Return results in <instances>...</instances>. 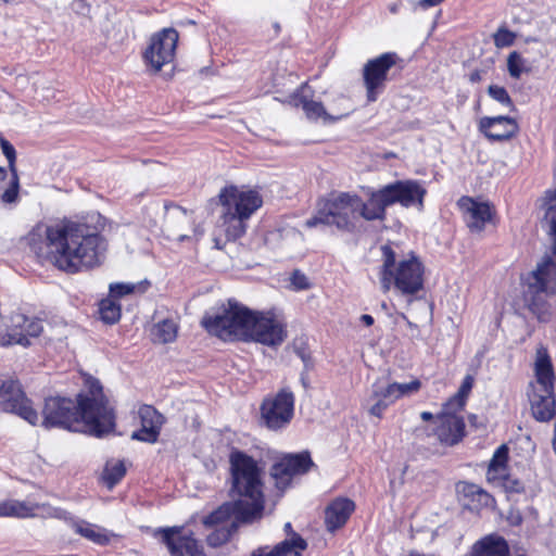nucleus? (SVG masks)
<instances>
[{"instance_id":"38","label":"nucleus","mask_w":556,"mask_h":556,"mask_svg":"<svg viewBox=\"0 0 556 556\" xmlns=\"http://www.w3.org/2000/svg\"><path fill=\"white\" fill-rule=\"evenodd\" d=\"M488 94L498 102L500 104L509 109V111H514L515 106L511 98L509 97L507 90L504 87L497 85H491L488 88Z\"/></svg>"},{"instance_id":"60","label":"nucleus","mask_w":556,"mask_h":556,"mask_svg":"<svg viewBox=\"0 0 556 556\" xmlns=\"http://www.w3.org/2000/svg\"><path fill=\"white\" fill-rule=\"evenodd\" d=\"M186 237H187L186 235H180V233L178 235L179 240H184Z\"/></svg>"},{"instance_id":"23","label":"nucleus","mask_w":556,"mask_h":556,"mask_svg":"<svg viewBox=\"0 0 556 556\" xmlns=\"http://www.w3.org/2000/svg\"><path fill=\"white\" fill-rule=\"evenodd\" d=\"M395 401H397V397L391 387L377 381L371 386L370 394L365 400L364 407L369 415L381 419L384 410Z\"/></svg>"},{"instance_id":"21","label":"nucleus","mask_w":556,"mask_h":556,"mask_svg":"<svg viewBox=\"0 0 556 556\" xmlns=\"http://www.w3.org/2000/svg\"><path fill=\"white\" fill-rule=\"evenodd\" d=\"M139 417L141 420V428L138 431L132 432L131 439L147 443H155L164 424V417L150 405H143L140 407Z\"/></svg>"},{"instance_id":"53","label":"nucleus","mask_w":556,"mask_h":556,"mask_svg":"<svg viewBox=\"0 0 556 556\" xmlns=\"http://www.w3.org/2000/svg\"><path fill=\"white\" fill-rule=\"evenodd\" d=\"M361 320L366 325V326H371L374 324V318L371 315H367V314H364L361 316Z\"/></svg>"},{"instance_id":"52","label":"nucleus","mask_w":556,"mask_h":556,"mask_svg":"<svg viewBox=\"0 0 556 556\" xmlns=\"http://www.w3.org/2000/svg\"><path fill=\"white\" fill-rule=\"evenodd\" d=\"M298 355L301 357L305 367L307 368L311 361L309 355H307L304 351H298Z\"/></svg>"},{"instance_id":"41","label":"nucleus","mask_w":556,"mask_h":556,"mask_svg":"<svg viewBox=\"0 0 556 556\" xmlns=\"http://www.w3.org/2000/svg\"><path fill=\"white\" fill-rule=\"evenodd\" d=\"M495 482H498L507 493H521L525 491L523 483L519 479L507 475V472Z\"/></svg>"},{"instance_id":"44","label":"nucleus","mask_w":556,"mask_h":556,"mask_svg":"<svg viewBox=\"0 0 556 556\" xmlns=\"http://www.w3.org/2000/svg\"><path fill=\"white\" fill-rule=\"evenodd\" d=\"M12 178L10 186L5 189V191L2 193L1 199L4 203H14L17 200L18 197V176L16 172H11Z\"/></svg>"},{"instance_id":"26","label":"nucleus","mask_w":556,"mask_h":556,"mask_svg":"<svg viewBox=\"0 0 556 556\" xmlns=\"http://www.w3.org/2000/svg\"><path fill=\"white\" fill-rule=\"evenodd\" d=\"M72 529L84 539L100 546L109 545L114 539L118 538L113 531L86 520H74Z\"/></svg>"},{"instance_id":"42","label":"nucleus","mask_w":556,"mask_h":556,"mask_svg":"<svg viewBox=\"0 0 556 556\" xmlns=\"http://www.w3.org/2000/svg\"><path fill=\"white\" fill-rule=\"evenodd\" d=\"M36 507V517H51L58 519H65L66 511L60 508L52 507L48 504H33Z\"/></svg>"},{"instance_id":"16","label":"nucleus","mask_w":556,"mask_h":556,"mask_svg":"<svg viewBox=\"0 0 556 556\" xmlns=\"http://www.w3.org/2000/svg\"><path fill=\"white\" fill-rule=\"evenodd\" d=\"M162 542L166 545L170 556H206L202 545L193 538L192 532L182 528L159 529Z\"/></svg>"},{"instance_id":"54","label":"nucleus","mask_w":556,"mask_h":556,"mask_svg":"<svg viewBox=\"0 0 556 556\" xmlns=\"http://www.w3.org/2000/svg\"><path fill=\"white\" fill-rule=\"evenodd\" d=\"M420 418L424 420V421H429L431 419H433V415L430 413V412H422L420 414Z\"/></svg>"},{"instance_id":"25","label":"nucleus","mask_w":556,"mask_h":556,"mask_svg":"<svg viewBox=\"0 0 556 556\" xmlns=\"http://www.w3.org/2000/svg\"><path fill=\"white\" fill-rule=\"evenodd\" d=\"M355 509V504L349 498L339 497L332 501L325 510L326 528L330 532L343 527L351 514Z\"/></svg>"},{"instance_id":"28","label":"nucleus","mask_w":556,"mask_h":556,"mask_svg":"<svg viewBox=\"0 0 556 556\" xmlns=\"http://www.w3.org/2000/svg\"><path fill=\"white\" fill-rule=\"evenodd\" d=\"M437 434L439 440L447 445L457 444L465 434L464 419L457 415L440 416Z\"/></svg>"},{"instance_id":"51","label":"nucleus","mask_w":556,"mask_h":556,"mask_svg":"<svg viewBox=\"0 0 556 556\" xmlns=\"http://www.w3.org/2000/svg\"><path fill=\"white\" fill-rule=\"evenodd\" d=\"M443 0H419L416 5L422 8V9H428V8H431V7H435L438 4H440Z\"/></svg>"},{"instance_id":"20","label":"nucleus","mask_w":556,"mask_h":556,"mask_svg":"<svg viewBox=\"0 0 556 556\" xmlns=\"http://www.w3.org/2000/svg\"><path fill=\"white\" fill-rule=\"evenodd\" d=\"M211 514L203 519L206 527H214V530L207 535L206 542L211 547H219L227 543L231 535L236 532L239 523H248L237 518V514L229 513L218 519L210 520Z\"/></svg>"},{"instance_id":"2","label":"nucleus","mask_w":556,"mask_h":556,"mask_svg":"<svg viewBox=\"0 0 556 556\" xmlns=\"http://www.w3.org/2000/svg\"><path fill=\"white\" fill-rule=\"evenodd\" d=\"M86 390L74 401L65 396L46 399L42 409V426L63 428L101 438L114 430L115 415L103 393L99 380L88 377Z\"/></svg>"},{"instance_id":"32","label":"nucleus","mask_w":556,"mask_h":556,"mask_svg":"<svg viewBox=\"0 0 556 556\" xmlns=\"http://www.w3.org/2000/svg\"><path fill=\"white\" fill-rule=\"evenodd\" d=\"M0 517H36V507L26 501L8 500L0 503Z\"/></svg>"},{"instance_id":"59","label":"nucleus","mask_w":556,"mask_h":556,"mask_svg":"<svg viewBox=\"0 0 556 556\" xmlns=\"http://www.w3.org/2000/svg\"><path fill=\"white\" fill-rule=\"evenodd\" d=\"M7 176V172L3 167H0V180H3Z\"/></svg>"},{"instance_id":"47","label":"nucleus","mask_w":556,"mask_h":556,"mask_svg":"<svg viewBox=\"0 0 556 556\" xmlns=\"http://www.w3.org/2000/svg\"><path fill=\"white\" fill-rule=\"evenodd\" d=\"M0 146H1L3 154L5 155V157L9 162L11 172H16V168H15L16 154H15L14 147L5 139H1Z\"/></svg>"},{"instance_id":"58","label":"nucleus","mask_w":556,"mask_h":556,"mask_svg":"<svg viewBox=\"0 0 556 556\" xmlns=\"http://www.w3.org/2000/svg\"><path fill=\"white\" fill-rule=\"evenodd\" d=\"M479 79H480L479 73L471 74V76H470L471 81H478Z\"/></svg>"},{"instance_id":"10","label":"nucleus","mask_w":556,"mask_h":556,"mask_svg":"<svg viewBox=\"0 0 556 556\" xmlns=\"http://www.w3.org/2000/svg\"><path fill=\"white\" fill-rule=\"evenodd\" d=\"M260 409L262 420L268 429H282L293 418L294 395L288 388H282L276 395L265 397Z\"/></svg>"},{"instance_id":"34","label":"nucleus","mask_w":556,"mask_h":556,"mask_svg":"<svg viewBox=\"0 0 556 556\" xmlns=\"http://www.w3.org/2000/svg\"><path fill=\"white\" fill-rule=\"evenodd\" d=\"M178 327L172 319H164L155 324L152 328V339L157 343L173 342L177 337Z\"/></svg>"},{"instance_id":"22","label":"nucleus","mask_w":556,"mask_h":556,"mask_svg":"<svg viewBox=\"0 0 556 556\" xmlns=\"http://www.w3.org/2000/svg\"><path fill=\"white\" fill-rule=\"evenodd\" d=\"M479 129L492 141H504L511 138L518 130L514 118L508 116L482 117Z\"/></svg>"},{"instance_id":"45","label":"nucleus","mask_w":556,"mask_h":556,"mask_svg":"<svg viewBox=\"0 0 556 556\" xmlns=\"http://www.w3.org/2000/svg\"><path fill=\"white\" fill-rule=\"evenodd\" d=\"M466 400L456 393L443 405V412L440 416L456 415L458 410L464 408Z\"/></svg>"},{"instance_id":"19","label":"nucleus","mask_w":556,"mask_h":556,"mask_svg":"<svg viewBox=\"0 0 556 556\" xmlns=\"http://www.w3.org/2000/svg\"><path fill=\"white\" fill-rule=\"evenodd\" d=\"M464 220L471 232H481L492 219V208L486 202H478L469 197H462L457 202Z\"/></svg>"},{"instance_id":"11","label":"nucleus","mask_w":556,"mask_h":556,"mask_svg":"<svg viewBox=\"0 0 556 556\" xmlns=\"http://www.w3.org/2000/svg\"><path fill=\"white\" fill-rule=\"evenodd\" d=\"M0 409L16 414L30 425H36L39 420L37 412L16 380L8 379L0 383Z\"/></svg>"},{"instance_id":"8","label":"nucleus","mask_w":556,"mask_h":556,"mask_svg":"<svg viewBox=\"0 0 556 556\" xmlns=\"http://www.w3.org/2000/svg\"><path fill=\"white\" fill-rule=\"evenodd\" d=\"M255 312L229 301L214 315H205L202 326L212 334L223 339L249 341Z\"/></svg>"},{"instance_id":"24","label":"nucleus","mask_w":556,"mask_h":556,"mask_svg":"<svg viewBox=\"0 0 556 556\" xmlns=\"http://www.w3.org/2000/svg\"><path fill=\"white\" fill-rule=\"evenodd\" d=\"M358 216L365 220H383L386 218V208L391 206L386 187L368 193V200L364 202L359 198Z\"/></svg>"},{"instance_id":"9","label":"nucleus","mask_w":556,"mask_h":556,"mask_svg":"<svg viewBox=\"0 0 556 556\" xmlns=\"http://www.w3.org/2000/svg\"><path fill=\"white\" fill-rule=\"evenodd\" d=\"M399 56L394 52H386L368 60L363 67V81L368 102H375L384 91L389 73L396 64Z\"/></svg>"},{"instance_id":"43","label":"nucleus","mask_w":556,"mask_h":556,"mask_svg":"<svg viewBox=\"0 0 556 556\" xmlns=\"http://www.w3.org/2000/svg\"><path fill=\"white\" fill-rule=\"evenodd\" d=\"M493 39L497 48H506L514 43L516 35L507 28L502 27L494 34Z\"/></svg>"},{"instance_id":"46","label":"nucleus","mask_w":556,"mask_h":556,"mask_svg":"<svg viewBox=\"0 0 556 556\" xmlns=\"http://www.w3.org/2000/svg\"><path fill=\"white\" fill-rule=\"evenodd\" d=\"M166 218L168 223L177 222L179 224H189L190 222V215L180 206H172L168 208Z\"/></svg>"},{"instance_id":"57","label":"nucleus","mask_w":556,"mask_h":556,"mask_svg":"<svg viewBox=\"0 0 556 556\" xmlns=\"http://www.w3.org/2000/svg\"><path fill=\"white\" fill-rule=\"evenodd\" d=\"M389 10H390V12H392V13H394V14H395V13H397V11H399V4H397V3H392V4H390V5H389Z\"/></svg>"},{"instance_id":"50","label":"nucleus","mask_w":556,"mask_h":556,"mask_svg":"<svg viewBox=\"0 0 556 556\" xmlns=\"http://www.w3.org/2000/svg\"><path fill=\"white\" fill-rule=\"evenodd\" d=\"M472 387H473V378H472V376L467 375L464 378V380H463V382H462V384H460V387H459V389L457 391V394L462 395V397L467 400V397H468Z\"/></svg>"},{"instance_id":"39","label":"nucleus","mask_w":556,"mask_h":556,"mask_svg":"<svg viewBox=\"0 0 556 556\" xmlns=\"http://www.w3.org/2000/svg\"><path fill=\"white\" fill-rule=\"evenodd\" d=\"M507 68L511 77L519 78L526 71V61L517 51H513L507 59Z\"/></svg>"},{"instance_id":"56","label":"nucleus","mask_w":556,"mask_h":556,"mask_svg":"<svg viewBox=\"0 0 556 556\" xmlns=\"http://www.w3.org/2000/svg\"><path fill=\"white\" fill-rule=\"evenodd\" d=\"M546 198L549 200H556V189L554 191H546Z\"/></svg>"},{"instance_id":"30","label":"nucleus","mask_w":556,"mask_h":556,"mask_svg":"<svg viewBox=\"0 0 556 556\" xmlns=\"http://www.w3.org/2000/svg\"><path fill=\"white\" fill-rule=\"evenodd\" d=\"M556 401L554 392H542L535 394L532 402V414L538 421H548L555 415Z\"/></svg>"},{"instance_id":"7","label":"nucleus","mask_w":556,"mask_h":556,"mask_svg":"<svg viewBox=\"0 0 556 556\" xmlns=\"http://www.w3.org/2000/svg\"><path fill=\"white\" fill-rule=\"evenodd\" d=\"M359 205V195L355 193L332 192L319 200L316 213L305 220V226H334L339 230L352 232L356 227Z\"/></svg>"},{"instance_id":"1","label":"nucleus","mask_w":556,"mask_h":556,"mask_svg":"<svg viewBox=\"0 0 556 556\" xmlns=\"http://www.w3.org/2000/svg\"><path fill=\"white\" fill-rule=\"evenodd\" d=\"M102 229V217L98 213L63 219L47 227L46 238L53 265L68 274L100 265L106 250Z\"/></svg>"},{"instance_id":"29","label":"nucleus","mask_w":556,"mask_h":556,"mask_svg":"<svg viewBox=\"0 0 556 556\" xmlns=\"http://www.w3.org/2000/svg\"><path fill=\"white\" fill-rule=\"evenodd\" d=\"M536 382L542 392H554V370L549 356L545 350H538L534 364Z\"/></svg>"},{"instance_id":"5","label":"nucleus","mask_w":556,"mask_h":556,"mask_svg":"<svg viewBox=\"0 0 556 556\" xmlns=\"http://www.w3.org/2000/svg\"><path fill=\"white\" fill-rule=\"evenodd\" d=\"M381 261L378 278L383 293L394 288L403 295H414L422 289L424 265L414 253L397 260L395 251L384 244L381 247Z\"/></svg>"},{"instance_id":"40","label":"nucleus","mask_w":556,"mask_h":556,"mask_svg":"<svg viewBox=\"0 0 556 556\" xmlns=\"http://www.w3.org/2000/svg\"><path fill=\"white\" fill-rule=\"evenodd\" d=\"M389 386L391 387L393 393L395 394V396L399 400L405 395L416 393L420 389L421 383L418 379H414V380H412L409 382H405V383H397V382L389 383Z\"/></svg>"},{"instance_id":"37","label":"nucleus","mask_w":556,"mask_h":556,"mask_svg":"<svg viewBox=\"0 0 556 556\" xmlns=\"http://www.w3.org/2000/svg\"><path fill=\"white\" fill-rule=\"evenodd\" d=\"M99 312L101 319L106 324H114L121 318V306L112 299L102 300Z\"/></svg>"},{"instance_id":"17","label":"nucleus","mask_w":556,"mask_h":556,"mask_svg":"<svg viewBox=\"0 0 556 556\" xmlns=\"http://www.w3.org/2000/svg\"><path fill=\"white\" fill-rule=\"evenodd\" d=\"M386 187L389 203L401 204L403 207L417 206L419 210L424 207V198L427 190L417 180H397Z\"/></svg>"},{"instance_id":"49","label":"nucleus","mask_w":556,"mask_h":556,"mask_svg":"<svg viewBox=\"0 0 556 556\" xmlns=\"http://www.w3.org/2000/svg\"><path fill=\"white\" fill-rule=\"evenodd\" d=\"M291 283L298 290H304L309 287L307 277L299 270H295L291 276Z\"/></svg>"},{"instance_id":"48","label":"nucleus","mask_w":556,"mask_h":556,"mask_svg":"<svg viewBox=\"0 0 556 556\" xmlns=\"http://www.w3.org/2000/svg\"><path fill=\"white\" fill-rule=\"evenodd\" d=\"M136 285L134 283H112L110 286V292L113 296L121 298L126 294H130L135 291Z\"/></svg>"},{"instance_id":"33","label":"nucleus","mask_w":556,"mask_h":556,"mask_svg":"<svg viewBox=\"0 0 556 556\" xmlns=\"http://www.w3.org/2000/svg\"><path fill=\"white\" fill-rule=\"evenodd\" d=\"M508 458V450L505 445H501L495 451L486 471L489 481L495 482L506 473V463Z\"/></svg>"},{"instance_id":"36","label":"nucleus","mask_w":556,"mask_h":556,"mask_svg":"<svg viewBox=\"0 0 556 556\" xmlns=\"http://www.w3.org/2000/svg\"><path fill=\"white\" fill-rule=\"evenodd\" d=\"M457 491L464 494V496L471 497L472 501H477L480 505L488 506L492 501V497L488 492L473 483L462 482L457 484Z\"/></svg>"},{"instance_id":"61","label":"nucleus","mask_w":556,"mask_h":556,"mask_svg":"<svg viewBox=\"0 0 556 556\" xmlns=\"http://www.w3.org/2000/svg\"><path fill=\"white\" fill-rule=\"evenodd\" d=\"M407 324L409 327H415V325H413L409 320H407Z\"/></svg>"},{"instance_id":"13","label":"nucleus","mask_w":556,"mask_h":556,"mask_svg":"<svg viewBox=\"0 0 556 556\" xmlns=\"http://www.w3.org/2000/svg\"><path fill=\"white\" fill-rule=\"evenodd\" d=\"M313 465L307 452L287 454L271 466L270 476L276 488L283 491L290 485L293 476L307 472Z\"/></svg>"},{"instance_id":"4","label":"nucleus","mask_w":556,"mask_h":556,"mask_svg":"<svg viewBox=\"0 0 556 556\" xmlns=\"http://www.w3.org/2000/svg\"><path fill=\"white\" fill-rule=\"evenodd\" d=\"M544 224L553 238V247L525 278L523 291L527 308L540 323H548L554 316L553 306L547 299L556 294V204L547 207Z\"/></svg>"},{"instance_id":"27","label":"nucleus","mask_w":556,"mask_h":556,"mask_svg":"<svg viewBox=\"0 0 556 556\" xmlns=\"http://www.w3.org/2000/svg\"><path fill=\"white\" fill-rule=\"evenodd\" d=\"M306 547V541L298 533H293L292 538L280 542L273 548L258 547L252 552L251 556H301Z\"/></svg>"},{"instance_id":"3","label":"nucleus","mask_w":556,"mask_h":556,"mask_svg":"<svg viewBox=\"0 0 556 556\" xmlns=\"http://www.w3.org/2000/svg\"><path fill=\"white\" fill-rule=\"evenodd\" d=\"M231 502H227L211 513L210 520L237 514L243 521H254L262 517L265 506L263 469L257 460L247 453L232 450L229 454Z\"/></svg>"},{"instance_id":"55","label":"nucleus","mask_w":556,"mask_h":556,"mask_svg":"<svg viewBox=\"0 0 556 556\" xmlns=\"http://www.w3.org/2000/svg\"><path fill=\"white\" fill-rule=\"evenodd\" d=\"M285 531H286V533H287L288 535H290V538H292V536H293V533H295V532L293 531V529H292V525H291L290 522H287V523L285 525Z\"/></svg>"},{"instance_id":"31","label":"nucleus","mask_w":556,"mask_h":556,"mask_svg":"<svg viewBox=\"0 0 556 556\" xmlns=\"http://www.w3.org/2000/svg\"><path fill=\"white\" fill-rule=\"evenodd\" d=\"M473 556H509V548L503 538L490 535L475 545Z\"/></svg>"},{"instance_id":"14","label":"nucleus","mask_w":556,"mask_h":556,"mask_svg":"<svg viewBox=\"0 0 556 556\" xmlns=\"http://www.w3.org/2000/svg\"><path fill=\"white\" fill-rule=\"evenodd\" d=\"M42 331V321L38 318H28L22 313L11 316L5 332L0 331L1 345L20 344L29 345L28 337H38Z\"/></svg>"},{"instance_id":"12","label":"nucleus","mask_w":556,"mask_h":556,"mask_svg":"<svg viewBox=\"0 0 556 556\" xmlns=\"http://www.w3.org/2000/svg\"><path fill=\"white\" fill-rule=\"evenodd\" d=\"M178 42V33L174 28H165L153 35L149 47L143 53V59L154 72L174 60Z\"/></svg>"},{"instance_id":"35","label":"nucleus","mask_w":556,"mask_h":556,"mask_svg":"<svg viewBox=\"0 0 556 556\" xmlns=\"http://www.w3.org/2000/svg\"><path fill=\"white\" fill-rule=\"evenodd\" d=\"M126 468L123 462H108L102 473V480L109 489H112L124 478Z\"/></svg>"},{"instance_id":"6","label":"nucleus","mask_w":556,"mask_h":556,"mask_svg":"<svg viewBox=\"0 0 556 556\" xmlns=\"http://www.w3.org/2000/svg\"><path fill=\"white\" fill-rule=\"evenodd\" d=\"M223 206L222 220L229 240L242 237L247 231V220L262 206L263 199L255 190L226 187L219 194Z\"/></svg>"},{"instance_id":"15","label":"nucleus","mask_w":556,"mask_h":556,"mask_svg":"<svg viewBox=\"0 0 556 556\" xmlns=\"http://www.w3.org/2000/svg\"><path fill=\"white\" fill-rule=\"evenodd\" d=\"M287 337L283 324L270 313H257L253 319L249 341L268 346L280 345Z\"/></svg>"},{"instance_id":"18","label":"nucleus","mask_w":556,"mask_h":556,"mask_svg":"<svg viewBox=\"0 0 556 556\" xmlns=\"http://www.w3.org/2000/svg\"><path fill=\"white\" fill-rule=\"evenodd\" d=\"M306 88L307 85L303 84L299 89H296V91L289 97V103L295 108L301 106L308 119H321L325 124H327L334 123L349 115V110L345 112H336V114L328 113L320 101H315L307 98L305 94Z\"/></svg>"}]
</instances>
